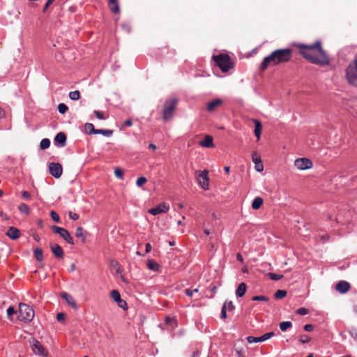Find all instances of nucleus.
Segmentation results:
<instances>
[{
	"instance_id": "f257e3e1",
	"label": "nucleus",
	"mask_w": 357,
	"mask_h": 357,
	"mask_svg": "<svg viewBox=\"0 0 357 357\" xmlns=\"http://www.w3.org/2000/svg\"><path fill=\"white\" fill-rule=\"evenodd\" d=\"M294 45L299 50L301 55L310 63L320 66L328 64V55L323 50L320 41H317L312 45L296 44Z\"/></svg>"
},
{
	"instance_id": "f03ea898",
	"label": "nucleus",
	"mask_w": 357,
	"mask_h": 357,
	"mask_svg": "<svg viewBox=\"0 0 357 357\" xmlns=\"http://www.w3.org/2000/svg\"><path fill=\"white\" fill-rule=\"evenodd\" d=\"M292 53L293 51L290 48L274 50L263 59L260 66L261 70H266L268 66H278L280 63L289 62L291 59Z\"/></svg>"
},
{
	"instance_id": "7ed1b4c3",
	"label": "nucleus",
	"mask_w": 357,
	"mask_h": 357,
	"mask_svg": "<svg viewBox=\"0 0 357 357\" xmlns=\"http://www.w3.org/2000/svg\"><path fill=\"white\" fill-rule=\"evenodd\" d=\"M178 102V99L176 98H171L165 100L162 110V119L165 121H167L173 117Z\"/></svg>"
},
{
	"instance_id": "20e7f679",
	"label": "nucleus",
	"mask_w": 357,
	"mask_h": 357,
	"mask_svg": "<svg viewBox=\"0 0 357 357\" xmlns=\"http://www.w3.org/2000/svg\"><path fill=\"white\" fill-rule=\"evenodd\" d=\"M213 59L223 73H226L233 68L231 58L227 54H220L213 56Z\"/></svg>"
},
{
	"instance_id": "39448f33",
	"label": "nucleus",
	"mask_w": 357,
	"mask_h": 357,
	"mask_svg": "<svg viewBox=\"0 0 357 357\" xmlns=\"http://www.w3.org/2000/svg\"><path fill=\"white\" fill-rule=\"evenodd\" d=\"M34 317L33 310L25 303H20L19 305L18 319L20 321H31Z\"/></svg>"
},
{
	"instance_id": "423d86ee",
	"label": "nucleus",
	"mask_w": 357,
	"mask_h": 357,
	"mask_svg": "<svg viewBox=\"0 0 357 357\" xmlns=\"http://www.w3.org/2000/svg\"><path fill=\"white\" fill-rule=\"evenodd\" d=\"M346 78L350 84L357 86V63L355 61L347 68Z\"/></svg>"
},
{
	"instance_id": "0eeeda50",
	"label": "nucleus",
	"mask_w": 357,
	"mask_h": 357,
	"mask_svg": "<svg viewBox=\"0 0 357 357\" xmlns=\"http://www.w3.org/2000/svg\"><path fill=\"white\" fill-rule=\"evenodd\" d=\"M52 230L54 233L59 234L70 245L75 244L73 237L66 229L54 225L52 227Z\"/></svg>"
},
{
	"instance_id": "6e6552de",
	"label": "nucleus",
	"mask_w": 357,
	"mask_h": 357,
	"mask_svg": "<svg viewBox=\"0 0 357 357\" xmlns=\"http://www.w3.org/2000/svg\"><path fill=\"white\" fill-rule=\"evenodd\" d=\"M197 174V181L199 185L204 190L208 189V171H197L196 172Z\"/></svg>"
},
{
	"instance_id": "1a4fd4ad",
	"label": "nucleus",
	"mask_w": 357,
	"mask_h": 357,
	"mask_svg": "<svg viewBox=\"0 0 357 357\" xmlns=\"http://www.w3.org/2000/svg\"><path fill=\"white\" fill-rule=\"evenodd\" d=\"M30 343L31 349L35 354L41 355L43 356H46L47 355V351L39 341L33 338L31 341H30Z\"/></svg>"
},
{
	"instance_id": "9d476101",
	"label": "nucleus",
	"mask_w": 357,
	"mask_h": 357,
	"mask_svg": "<svg viewBox=\"0 0 357 357\" xmlns=\"http://www.w3.org/2000/svg\"><path fill=\"white\" fill-rule=\"evenodd\" d=\"M294 165L298 169L305 170L312 167V162L307 158H302L294 161Z\"/></svg>"
},
{
	"instance_id": "9b49d317",
	"label": "nucleus",
	"mask_w": 357,
	"mask_h": 357,
	"mask_svg": "<svg viewBox=\"0 0 357 357\" xmlns=\"http://www.w3.org/2000/svg\"><path fill=\"white\" fill-rule=\"evenodd\" d=\"M50 173L55 178H59L62 175L63 169L59 163L51 162L49 165Z\"/></svg>"
},
{
	"instance_id": "f8f14e48",
	"label": "nucleus",
	"mask_w": 357,
	"mask_h": 357,
	"mask_svg": "<svg viewBox=\"0 0 357 357\" xmlns=\"http://www.w3.org/2000/svg\"><path fill=\"white\" fill-rule=\"evenodd\" d=\"M169 206L165 203L158 204L156 207L149 210V213L151 215H156L162 213H166L169 211Z\"/></svg>"
},
{
	"instance_id": "ddd939ff",
	"label": "nucleus",
	"mask_w": 357,
	"mask_h": 357,
	"mask_svg": "<svg viewBox=\"0 0 357 357\" xmlns=\"http://www.w3.org/2000/svg\"><path fill=\"white\" fill-rule=\"evenodd\" d=\"M351 289L350 284L344 280L338 282L335 286V289L340 294H345Z\"/></svg>"
},
{
	"instance_id": "4468645a",
	"label": "nucleus",
	"mask_w": 357,
	"mask_h": 357,
	"mask_svg": "<svg viewBox=\"0 0 357 357\" xmlns=\"http://www.w3.org/2000/svg\"><path fill=\"white\" fill-rule=\"evenodd\" d=\"M252 160L255 165V169L259 172H262L264 170V165L262 164L260 155L257 154V153L255 152L252 153Z\"/></svg>"
},
{
	"instance_id": "2eb2a0df",
	"label": "nucleus",
	"mask_w": 357,
	"mask_h": 357,
	"mask_svg": "<svg viewBox=\"0 0 357 357\" xmlns=\"http://www.w3.org/2000/svg\"><path fill=\"white\" fill-rule=\"evenodd\" d=\"M50 249L54 256L58 259H63L64 252L62 248L56 243L50 244Z\"/></svg>"
},
{
	"instance_id": "dca6fc26",
	"label": "nucleus",
	"mask_w": 357,
	"mask_h": 357,
	"mask_svg": "<svg viewBox=\"0 0 357 357\" xmlns=\"http://www.w3.org/2000/svg\"><path fill=\"white\" fill-rule=\"evenodd\" d=\"M20 234V230L15 227H10L6 233V235L13 240L17 239Z\"/></svg>"
},
{
	"instance_id": "f3484780",
	"label": "nucleus",
	"mask_w": 357,
	"mask_h": 357,
	"mask_svg": "<svg viewBox=\"0 0 357 357\" xmlns=\"http://www.w3.org/2000/svg\"><path fill=\"white\" fill-rule=\"evenodd\" d=\"M108 7L110 11L114 14H117L120 12L119 1V0H107Z\"/></svg>"
},
{
	"instance_id": "a211bd4d",
	"label": "nucleus",
	"mask_w": 357,
	"mask_h": 357,
	"mask_svg": "<svg viewBox=\"0 0 357 357\" xmlns=\"http://www.w3.org/2000/svg\"><path fill=\"white\" fill-rule=\"evenodd\" d=\"M61 296L62 298L65 299L66 301L68 303V304L69 305H70L73 308H74V309L77 308V305L74 298L71 295H70L69 294H68L66 292H63L61 294Z\"/></svg>"
},
{
	"instance_id": "6ab92c4d",
	"label": "nucleus",
	"mask_w": 357,
	"mask_h": 357,
	"mask_svg": "<svg viewBox=\"0 0 357 357\" xmlns=\"http://www.w3.org/2000/svg\"><path fill=\"white\" fill-rule=\"evenodd\" d=\"M222 104V100L218 98L207 103L206 108L210 112H213L218 107Z\"/></svg>"
},
{
	"instance_id": "aec40b11",
	"label": "nucleus",
	"mask_w": 357,
	"mask_h": 357,
	"mask_svg": "<svg viewBox=\"0 0 357 357\" xmlns=\"http://www.w3.org/2000/svg\"><path fill=\"white\" fill-rule=\"evenodd\" d=\"M202 147L213 148L214 146L213 137L211 135H206L203 140L199 142Z\"/></svg>"
},
{
	"instance_id": "412c9836",
	"label": "nucleus",
	"mask_w": 357,
	"mask_h": 357,
	"mask_svg": "<svg viewBox=\"0 0 357 357\" xmlns=\"http://www.w3.org/2000/svg\"><path fill=\"white\" fill-rule=\"evenodd\" d=\"M75 235L77 238H80L82 243H84L86 241V234L84 231L83 227H78L76 230Z\"/></svg>"
},
{
	"instance_id": "4be33fe9",
	"label": "nucleus",
	"mask_w": 357,
	"mask_h": 357,
	"mask_svg": "<svg viewBox=\"0 0 357 357\" xmlns=\"http://www.w3.org/2000/svg\"><path fill=\"white\" fill-rule=\"evenodd\" d=\"M253 122L255 123V135L257 137V138L259 139L262 130V124L257 119H253Z\"/></svg>"
},
{
	"instance_id": "5701e85b",
	"label": "nucleus",
	"mask_w": 357,
	"mask_h": 357,
	"mask_svg": "<svg viewBox=\"0 0 357 357\" xmlns=\"http://www.w3.org/2000/svg\"><path fill=\"white\" fill-rule=\"evenodd\" d=\"M54 141L60 144L61 146H64L66 145V135L64 132H59L55 138Z\"/></svg>"
},
{
	"instance_id": "b1692460",
	"label": "nucleus",
	"mask_w": 357,
	"mask_h": 357,
	"mask_svg": "<svg viewBox=\"0 0 357 357\" xmlns=\"http://www.w3.org/2000/svg\"><path fill=\"white\" fill-rule=\"evenodd\" d=\"M247 289V285L244 282H241L239 284V285L237 287V289L236 291V295L237 297H242L245 294Z\"/></svg>"
},
{
	"instance_id": "393cba45",
	"label": "nucleus",
	"mask_w": 357,
	"mask_h": 357,
	"mask_svg": "<svg viewBox=\"0 0 357 357\" xmlns=\"http://www.w3.org/2000/svg\"><path fill=\"white\" fill-rule=\"evenodd\" d=\"M147 267L153 271H158L159 268L158 264L153 259H149L147 261Z\"/></svg>"
},
{
	"instance_id": "a878e982",
	"label": "nucleus",
	"mask_w": 357,
	"mask_h": 357,
	"mask_svg": "<svg viewBox=\"0 0 357 357\" xmlns=\"http://www.w3.org/2000/svg\"><path fill=\"white\" fill-rule=\"evenodd\" d=\"M263 202L262 198L259 197H255L252 203V208L255 210L259 209L261 206Z\"/></svg>"
},
{
	"instance_id": "bb28decb",
	"label": "nucleus",
	"mask_w": 357,
	"mask_h": 357,
	"mask_svg": "<svg viewBox=\"0 0 357 357\" xmlns=\"http://www.w3.org/2000/svg\"><path fill=\"white\" fill-rule=\"evenodd\" d=\"M85 132L89 135L95 134L96 129H95L93 125L90 123H86L84 125Z\"/></svg>"
},
{
	"instance_id": "cd10ccee",
	"label": "nucleus",
	"mask_w": 357,
	"mask_h": 357,
	"mask_svg": "<svg viewBox=\"0 0 357 357\" xmlns=\"http://www.w3.org/2000/svg\"><path fill=\"white\" fill-rule=\"evenodd\" d=\"M34 256L38 261H41L43 259V250L40 248H36L34 251Z\"/></svg>"
},
{
	"instance_id": "c85d7f7f",
	"label": "nucleus",
	"mask_w": 357,
	"mask_h": 357,
	"mask_svg": "<svg viewBox=\"0 0 357 357\" xmlns=\"http://www.w3.org/2000/svg\"><path fill=\"white\" fill-rule=\"evenodd\" d=\"M287 291L285 290H277L274 294V297L275 299H282L287 296Z\"/></svg>"
},
{
	"instance_id": "c756f323",
	"label": "nucleus",
	"mask_w": 357,
	"mask_h": 357,
	"mask_svg": "<svg viewBox=\"0 0 357 357\" xmlns=\"http://www.w3.org/2000/svg\"><path fill=\"white\" fill-rule=\"evenodd\" d=\"M292 326V323L291 321H282L280 323V328L282 331H285L288 328H290Z\"/></svg>"
},
{
	"instance_id": "7c9ffc66",
	"label": "nucleus",
	"mask_w": 357,
	"mask_h": 357,
	"mask_svg": "<svg viewBox=\"0 0 357 357\" xmlns=\"http://www.w3.org/2000/svg\"><path fill=\"white\" fill-rule=\"evenodd\" d=\"M50 146V140L47 138L43 139L40 143V148L45 150Z\"/></svg>"
},
{
	"instance_id": "2f4dec72",
	"label": "nucleus",
	"mask_w": 357,
	"mask_h": 357,
	"mask_svg": "<svg viewBox=\"0 0 357 357\" xmlns=\"http://www.w3.org/2000/svg\"><path fill=\"white\" fill-rule=\"evenodd\" d=\"M95 134H102L105 136L109 137L113 134V131L112 130L96 129Z\"/></svg>"
},
{
	"instance_id": "473e14b6",
	"label": "nucleus",
	"mask_w": 357,
	"mask_h": 357,
	"mask_svg": "<svg viewBox=\"0 0 357 357\" xmlns=\"http://www.w3.org/2000/svg\"><path fill=\"white\" fill-rule=\"evenodd\" d=\"M110 297L116 303L119 300H120L121 295L119 291L117 290H112L110 292Z\"/></svg>"
},
{
	"instance_id": "72a5a7b5",
	"label": "nucleus",
	"mask_w": 357,
	"mask_h": 357,
	"mask_svg": "<svg viewBox=\"0 0 357 357\" xmlns=\"http://www.w3.org/2000/svg\"><path fill=\"white\" fill-rule=\"evenodd\" d=\"M18 208H19V211L22 213L27 215L30 213L29 207L26 204H21L19 206Z\"/></svg>"
},
{
	"instance_id": "f704fd0d",
	"label": "nucleus",
	"mask_w": 357,
	"mask_h": 357,
	"mask_svg": "<svg viewBox=\"0 0 357 357\" xmlns=\"http://www.w3.org/2000/svg\"><path fill=\"white\" fill-rule=\"evenodd\" d=\"M69 98L73 100H77L80 98V93L79 91L76 90L74 91H71L69 93Z\"/></svg>"
},
{
	"instance_id": "c9c22d12",
	"label": "nucleus",
	"mask_w": 357,
	"mask_h": 357,
	"mask_svg": "<svg viewBox=\"0 0 357 357\" xmlns=\"http://www.w3.org/2000/svg\"><path fill=\"white\" fill-rule=\"evenodd\" d=\"M17 311L15 310V308L13 306H10L7 310V317L9 319H13V315L16 314Z\"/></svg>"
},
{
	"instance_id": "e433bc0d",
	"label": "nucleus",
	"mask_w": 357,
	"mask_h": 357,
	"mask_svg": "<svg viewBox=\"0 0 357 357\" xmlns=\"http://www.w3.org/2000/svg\"><path fill=\"white\" fill-rule=\"evenodd\" d=\"M268 276L273 280H280L283 278L282 275H279L273 273H268Z\"/></svg>"
},
{
	"instance_id": "4c0bfd02",
	"label": "nucleus",
	"mask_w": 357,
	"mask_h": 357,
	"mask_svg": "<svg viewBox=\"0 0 357 357\" xmlns=\"http://www.w3.org/2000/svg\"><path fill=\"white\" fill-rule=\"evenodd\" d=\"M247 340L249 343H257L261 342L260 337L248 336Z\"/></svg>"
},
{
	"instance_id": "58836bf2",
	"label": "nucleus",
	"mask_w": 357,
	"mask_h": 357,
	"mask_svg": "<svg viewBox=\"0 0 357 357\" xmlns=\"http://www.w3.org/2000/svg\"><path fill=\"white\" fill-rule=\"evenodd\" d=\"M275 335L274 332H269L260 336L261 342L266 341Z\"/></svg>"
},
{
	"instance_id": "ea45409f",
	"label": "nucleus",
	"mask_w": 357,
	"mask_h": 357,
	"mask_svg": "<svg viewBox=\"0 0 357 357\" xmlns=\"http://www.w3.org/2000/svg\"><path fill=\"white\" fill-rule=\"evenodd\" d=\"M275 335L274 332H269L260 336L261 342L266 341Z\"/></svg>"
},
{
	"instance_id": "a19ab883",
	"label": "nucleus",
	"mask_w": 357,
	"mask_h": 357,
	"mask_svg": "<svg viewBox=\"0 0 357 357\" xmlns=\"http://www.w3.org/2000/svg\"><path fill=\"white\" fill-rule=\"evenodd\" d=\"M222 307H226V310L229 311H232L234 310V305L232 301H226Z\"/></svg>"
},
{
	"instance_id": "79ce46f5",
	"label": "nucleus",
	"mask_w": 357,
	"mask_h": 357,
	"mask_svg": "<svg viewBox=\"0 0 357 357\" xmlns=\"http://www.w3.org/2000/svg\"><path fill=\"white\" fill-rule=\"evenodd\" d=\"M147 181V179L144 176H141L137 180L136 184L138 187H142Z\"/></svg>"
},
{
	"instance_id": "37998d69",
	"label": "nucleus",
	"mask_w": 357,
	"mask_h": 357,
	"mask_svg": "<svg viewBox=\"0 0 357 357\" xmlns=\"http://www.w3.org/2000/svg\"><path fill=\"white\" fill-rule=\"evenodd\" d=\"M58 110L61 114H65L68 110V107L64 103H60L58 105Z\"/></svg>"
},
{
	"instance_id": "c03bdc74",
	"label": "nucleus",
	"mask_w": 357,
	"mask_h": 357,
	"mask_svg": "<svg viewBox=\"0 0 357 357\" xmlns=\"http://www.w3.org/2000/svg\"><path fill=\"white\" fill-rule=\"evenodd\" d=\"M116 303L118 304V306L123 310H127L128 307H127V303L126 302L120 298V300H119Z\"/></svg>"
},
{
	"instance_id": "a18cd8bd",
	"label": "nucleus",
	"mask_w": 357,
	"mask_h": 357,
	"mask_svg": "<svg viewBox=\"0 0 357 357\" xmlns=\"http://www.w3.org/2000/svg\"><path fill=\"white\" fill-rule=\"evenodd\" d=\"M50 216L52 218V220L54 221H55L56 222H60V218H59V215L55 211H52L50 212Z\"/></svg>"
},
{
	"instance_id": "49530a36",
	"label": "nucleus",
	"mask_w": 357,
	"mask_h": 357,
	"mask_svg": "<svg viewBox=\"0 0 357 357\" xmlns=\"http://www.w3.org/2000/svg\"><path fill=\"white\" fill-rule=\"evenodd\" d=\"M252 301H268V298L265 296H255L252 298Z\"/></svg>"
},
{
	"instance_id": "de8ad7c7",
	"label": "nucleus",
	"mask_w": 357,
	"mask_h": 357,
	"mask_svg": "<svg viewBox=\"0 0 357 357\" xmlns=\"http://www.w3.org/2000/svg\"><path fill=\"white\" fill-rule=\"evenodd\" d=\"M114 174H115L116 177H117L119 178H123V172L119 168H116L114 169Z\"/></svg>"
},
{
	"instance_id": "09e8293b",
	"label": "nucleus",
	"mask_w": 357,
	"mask_h": 357,
	"mask_svg": "<svg viewBox=\"0 0 357 357\" xmlns=\"http://www.w3.org/2000/svg\"><path fill=\"white\" fill-rule=\"evenodd\" d=\"M296 312L299 315H305L308 313V310L305 307H301L296 310Z\"/></svg>"
},
{
	"instance_id": "8fccbe9b",
	"label": "nucleus",
	"mask_w": 357,
	"mask_h": 357,
	"mask_svg": "<svg viewBox=\"0 0 357 357\" xmlns=\"http://www.w3.org/2000/svg\"><path fill=\"white\" fill-rule=\"evenodd\" d=\"M300 342L302 343H307L310 341V338L307 335H301L300 336Z\"/></svg>"
},
{
	"instance_id": "3c124183",
	"label": "nucleus",
	"mask_w": 357,
	"mask_h": 357,
	"mask_svg": "<svg viewBox=\"0 0 357 357\" xmlns=\"http://www.w3.org/2000/svg\"><path fill=\"white\" fill-rule=\"evenodd\" d=\"M57 321L61 322L66 319V314L63 312H59L56 314Z\"/></svg>"
},
{
	"instance_id": "603ef678",
	"label": "nucleus",
	"mask_w": 357,
	"mask_h": 357,
	"mask_svg": "<svg viewBox=\"0 0 357 357\" xmlns=\"http://www.w3.org/2000/svg\"><path fill=\"white\" fill-rule=\"evenodd\" d=\"M132 126V119H128L126 120V121L123 123V124H122V126H121V129H122V130H123V129H124V127H125V126Z\"/></svg>"
},
{
	"instance_id": "864d4df0",
	"label": "nucleus",
	"mask_w": 357,
	"mask_h": 357,
	"mask_svg": "<svg viewBox=\"0 0 357 357\" xmlns=\"http://www.w3.org/2000/svg\"><path fill=\"white\" fill-rule=\"evenodd\" d=\"M93 114L99 119L102 120V119H105V116H104V114H103V113L102 112L95 110L93 112Z\"/></svg>"
},
{
	"instance_id": "5fc2aeb1",
	"label": "nucleus",
	"mask_w": 357,
	"mask_h": 357,
	"mask_svg": "<svg viewBox=\"0 0 357 357\" xmlns=\"http://www.w3.org/2000/svg\"><path fill=\"white\" fill-rule=\"evenodd\" d=\"M69 218L73 220H77L79 219V216L77 213H73L72 211L68 212Z\"/></svg>"
},
{
	"instance_id": "6e6d98bb",
	"label": "nucleus",
	"mask_w": 357,
	"mask_h": 357,
	"mask_svg": "<svg viewBox=\"0 0 357 357\" xmlns=\"http://www.w3.org/2000/svg\"><path fill=\"white\" fill-rule=\"evenodd\" d=\"M220 317L223 319H225L227 318V310L226 307H222L221 310V314Z\"/></svg>"
},
{
	"instance_id": "4d7b16f0",
	"label": "nucleus",
	"mask_w": 357,
	"mask_h": 357,
	"mask_svg": "<svg viewBox=\"0 0 357 357\" xmlns=\"http://www.w3.org/2000/svg\"><path fill=\"white\" fill-rule=\"evenodd\" d=\"M55 0H47V1L46 2L44 8H43V12L45 13L47 9L49 8V6Z\"/></svg>"
},
{
	"instance_id": "13d9d810",
	"label": "nucleus",
	"mask_w": 357,
	"mask_h": 357,
	"mask_svg": "<svg viewBox=\"0 0 357 357\" xmlns=\"http://www.w3.org/2000/svg\"><path fill=\"white\" fill-rule=\"evenodd\" d=\"M313 329H314V326L312 324H306L304 326V330L307 332L312 331Z\"/></svg>"
},
{
	"instance_id": "bf43d9fd",
	"label": "nucleus",
	"mask_w": 357,
	"mask_h": 357,
	"mask_svg": "<svg viewBox=\"0 0 357 357\" xmlns=\"http://www.w3.org/2000/svg\"><path fill=\"white\" fill-rule=\"evenodd\" d=\"M22 196L23 198H24L26 199H29L31 198V195L27 191H23L22 193Z\"/></svg>"
},
{
	"instance_id": "052dcab7",
	"label": "nucleus",
	"mask_w": 357,
	"mask_h": 357,
	"mask_svg": "<svg viewBox=\"0 0 357 357\" xmlns=\"http://www.w3.org/2000/svg\"><path fill=\"white\" fill-rule=\"evenodd\" d=\"M185 294L187 296L191 297V296H192L193 291L190 289H188L185 290Z\"/></svg>"
},
{
	"instance_id": "680f3d73",
	"label": "nucleus",
	"mask_w": 357,
	"mask_h": 357,
	"mask_svg": "<svg viewBox=\"0 0 357 357\" xmlns=\"http://www.w3.org/2000/svg\"><path fill=\"white\" fill-rule=\"evenodd\" d=\"M151 250V245L150 243H146V253H149L150 252Z\"/></svg>"
},
{
	"instance_id": "e2e57ef3",
	"label": "nucleus",
	"mask_w": 357,
	"mask_h": 357,
	"mask_svg": "<svg viewBox=\"0 0 357 357\" xmlns=\"http://www.w3.org/2000/svg\"><path fill=\"white\" fill-rule=\"evenodd\" d=\"M236 258H237V260H238L239 261L241 262H243V257L241 256V254H237L236 255Z\"/></svg>"
},
{
	"instance_id": "0e129e2a",
	"label": "nucleus",
	"mask_w": 357,
	"mask_h": 357,
	"mask_svg": "<svg viewBox=\"0 0 357 357\" xmlns=\"http://www.w3.org/2000/svg\"><path fill=\"white\" fill-rule=\"evenodd\" d=\"M149 148L153 149V150H156L157 149V146L156 145L153 144H149Z\"/></svg>"
},
{
	"instance_id": "69168bd1",
	"label": "nucleus",
	"mask_w": 357,
	"mask_h": 357,
	"mask_svg": "<svg viewBox=\"0 0 357 357\" xmlns=\"http://www.w3.org/2000/svg\"><path fill=\"white\" fill-rule=\"evenodd\" d=\"M224 169H225V172H226L227 174H229V171H230V167H228V166H226V167H225Z\"/></svg>"
},
{
	"instance_id": "338daca9",
	"label": "nucleus",
	"mask_w": 357,
	"mask_h": 357,
	"mask_svg": "<svg viewBox=\"0 0 357 357\" xmlns=\"http://www.w3.org/2000/svg\"><path fill=\"white\" fill-rule=\"evenodd\" d=\"M33 238L36 241H40V237H39V236L38 234L33 235Z\"/></svg>"
},
{
	"instance_id": "774afa93",
	"label": "nucleus",
	"mask_w": 357,
	"mask_h": 357,
	"mask_svg": "<svg viewBox=\"0 0 357 357\" xmlns=\"http://www.w3.org/2000/svg\"><path fill=\"white\" fill-rule=\"evenodd\" d=\"M216 289H217V287L215 286L212 287L211 292L213 293V294H215Z\"/></svg>"
}]
</instances>
